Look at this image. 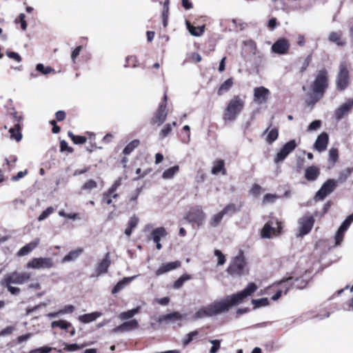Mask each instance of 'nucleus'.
Wrapping results in <instances>:
<instances>
[{
    "label": "nucleus",
    "mask_w": 353,
    "mask_h": 353,
    "mask_svg": "<svg viewBox=\"0 0 353 353\" xmlns=\"http://www.w3.org/2000/svg\"><path fill=\"white\" fill-rule=\"evenodd\" d=\"M138 65V60L134 56H129L126 58V63L124 65L125 68L132 67L135 68Z\"/></svg>",
    "instance_id": "obj_47"
},
{
    "label": "nucleus",
    "mask_w": 353,
    "mask_h": 353,
    "mask_svg": "<svg viewBox=\"0 0 353 353\" xmlns=\"http://www.w3.org/2000/svg\"><path fill=\"white\" fill-rule=\"evenodd\" d=\"M6 54L9 58L14 59L17 62H20L21 61L20 55L17 52L8 51Z\"/></svg>",
    "instance_id": "obj_64"
},
{
    "label": "nucleus",
    "mask_w": 353,
    "mask_h": 353,
    "mask_svg": "<svg viewBox=\"0 0 353 353\" xmlns=\"http://www.w3.org/2000/svg\"><path fill=\"white\" fill-rule=\"evenodd\" d=\"M329 141L328 134L326 132H321L317 137L314 147L319 152L326 150Z\"/></svg>",
    "instance_id": "obj_20"
},
{
    "label": "nucleus",
    "mask_w": 353,
    "mask_h": 353,
    "mask_svg": "<svg viewBox=\"0 0 353 353\" xmlns=\"http://www.w3.org/2000/svg\"><path fill=\"white\" fill-rule=\"evenodd\" d=\"M168 232L163 227H159L152 230L151 237L153 241H160L161 238L166 236Z\"/></svg>",
    "instance_id": "obj_30"
},
{
    "label": "nucleus",
    "mask_w": 353,
    "mask_h": 353,
    "mask_svg": "<svg viewBox=\"0 0 353 353\" xmlns=\"http://www.w3.org/2000/svg\"><path fill=\"white\" fill-rule=\"evenodd\" d=\"M83 252V248H77L74 250H72L63 258L61 262L64 263L70 261H74L79 257V256L82 254Z\"/></svg>",
    "instance_id": "obj_29"
},
{
    "label": "nucleus",
    "mask_w": 353,
    "mask_h": 353,
    "mask_svg": "<svg viewBox=\"0 0 353 353\" xmlns=\"http://www.w3.org/2000/svg\"><path fill=\"white\" fill-rule=\"evenodd\" d=\"M54 265V261L50 257H38L29 261L26 264L28 269H50Z\"/></svg>",
    "instance_id": "obj_10"
},
{
    "label": "nucleus",
    "mask_w": 353,
    "mask_h": 353,
    "mask_svg": "<svg viewBox=\"0 0 353 353\" xmlns=\"http://www.w3.org/2000/svg\"><path fill=\"white\" fill-rule=\"evenodd\" d=\"M320 175V170L315 165L307 168L305 170V178L309 181H316Z\"/></svg>",
    "instance_id": "obj_23"
},
{
    "label": "nucleus",
    "mask_w": 353,
    "mask_h": 353,
    "mask_svg": "<svg viewBox=\"0 0 353 353\" xmlns=\"http://www.w3.org/2000/svg\"><path fill=\"white\" fill-rule=\"evenodd\" d=\"M228 272L232 275H243L248 272L246 262L243 250H239L228 268Z\"/></svg>",
    "instance_id": "obj_6"
},
{
    "label": "nucleus",
    "mask_w": 353,
    "mask_h": 353,
    "mask_svg": "<svg viewBox=\"0 0 353 353\" xmlns=\"http://www.w3.org/2000/svg\"><path fill=\"white\" fill-rule=\"evenodd\" d=\"M183 319V315L179 312L163 315L159 318V322H176Z\"/></svg>",
    "instance_id": "obj_25"
},
{
    "label": "nucleus",
    "mask_w": 353,
    "mask_h": 353,
    "mask_svg": "<svg viewBox=\"0 0 353 353\" xmlns=\"http://www.w3.org/2000/svg\"><path fill=\"white\" fill-rule=\"evenodd\" d=\"M167 116L168 109H165L164 105H159V108L151 119L150 123L160 126L165 122Z\"/></svg>",
    "instance_id": "obj_17"
},
{
    "label": "nucleus",
    "mask_w": 353,
    "mask_h": 353,
    "mask_svg": "<svg viewBox=\"0 0 353 353\" xmlns=\"http://www.w3.org/2000/svg\"><path fill=\"white\" fill-rule=\"evenodd\" d=\"M172 131L171 124H165L159 132V138L161 139H165Z\"/></svg>",
    "instance_id": "obj_48"
},
{
    "label": "nucleus",
    "mask_w": 353,
    "mask_h": 353,
    "mask_svg": "<svg viewBox=\"0 0 353 353\" xmlns=\"http://www.w3.org/2000/svg\"><path fill=\"white\" fill-rule=\"evenodd\" d=\"M278 196L276 194H266L263 199V203H274Z\"/></svg>",
    "instance_id": "obj_56"
},
{
    "label": "nucleus",
    "mask_w": 353,
    "mask_h": 353,
    "mask_svg": "<svg viewBox=\"0 0 353 353\" xmlns=\"http://www.w3.org/2000/svg\"><path fill=\"white\" fill-rule=\"evenodd\" d=\"M233 85V80L232 78H229L225 80L219 88L217 94L219 96L223 95L224 93H226L229 91V90L232 88Z\"/></svg>",
    "instance_id": "obj_34"
},
{
    "label": "nucleus",
    "mask_w": 353,
    "mask_h": 353,
    "mask_svg": "<svg viewBox=\"0 0 353 353\" xmlns=\"http://www.w3.org/2000/svg\"><path fill=\"white\" fill-rule=\"evenodd\" d=\"M54 211V209L52 207H48L46 210L43 211L42 213L39 216L38 221H42L45 220Z\"/></svg>",
    "instance_id": "obj_51"
},
{
    "label": "nucleus",
    "mask_w": 353,
    "mask_h": 353,
    "mask_svg": "<svg viewBox=\"0 0 353 353\" xmlns=\"http://www.w3.org/2000/svg\"><path fill=\"white\" fill-rule=\"evenodd\" d=\"M198 334L197 331H193L186 334L183 340V345H188L190 342H192L193 338L198 335Z\"/></svg>",
    "instance_id": "obj_50"
},
{
    "label": "nucleus",
    "mask_w": 353,
    "mask_h": 353,
    "mask_svg": "<svg viewBox=\"0 0 353 353\" xmlns=\"http://www.w3.org/2000/svg\"><path fill=\"white\" fill-rule=\"evenodd\" d=\"M140 143L139 140L134 139L128 143L123 150V153L125 155L130 154L135 148H137Z\"/></svg>",
    "instance_id": "obj_38"
},
{
    "label": "nucleus",
    "mask_w": 353,
    "mask_h": 353,
    "mask_svg": "<svg viewBox=\"0 0 353 353\" xmlns=\"http://www.w3.org/2000/svg\"><path fill=\"white\" fill-rule=\"evenodd\" d=\"M292 281H294L293 283H292V284L294 285V287L299 290L304 289L307 285V279H305V278H303V276L300 277V278H296V279H294V277L290 276V277H288L285 281V282L289 283Z\"/></svg>",
    "instance_id": "obj_26"
},
{
    "label": "nucleus",
    "mask_w": 353,
    "mask_h": 353,
    "mask_svg": "<svg viewBox=\"0 0 353 353\" xmlns=\"http://www.w3.org/2000/svg\"><path fill=\"white\" fill-rule=\"evenodd\" d=\"M223 304H221L220 301H214L211 304L203 306L198 310V311L192 316V320L196 321L205 317H211L224 313Z\"/></svg>",
    "instance_id": "obj_5"
},
{
    "label": "nucleus",
    "mask_w": 353,
    "mask_h": 353,
    "mask_svg": "<svg viewBox=\"0 0 353 353\" xmlns=\"http://www.w3.org/2000/svg\"><path fill=\"white\" fill-rule=\"evenodd\" d=\"M349 83L350 75L347 64L343 61L339 65V71L336 80V88L339 90H344L349 85Z\"/></svg>",
    "instance_id": "obj_8"
},
{
    "label": "nucleus",
    "mask_w": 353,
    "mask_h": 353,
    "mask_svg": "<svg viewBox=\"0 0 353 353\" xmlns=\"http://www.w3.org/2000/svg\"><path fill=\"white\" fill-rule=\"evenodd\" d=\"M321 125V121L320 120H315L312 121L307 128V131H314L318 130Z\"/></svg>",
    "instance_id": "obj_58"
},
{
    "label": "nucleus",
    "mask_w": 353,
    "mask_h": 353,
    "mask_svg": "<svg viewBox=\"0 0 353 353\" xmlns=\"http://www.w3.org/2000/svg\"><path fill=\"white\" fill-rule=\"evenodd\" d=\"M85 346H86L85 344H82L81 345L76 344V343L69 344V345L65 344V346L63 350H66L68 352H74V351H77L81 348H83Z\"/></svg>",
    "instance_id": "obj_49"
},
{
    "label": "nucleus",
    "mask_w": 353,
    "mask_h": 353,
    "mask_svg": "<svg viewBox=\"0 0 353 353\" xmlns=\"http://www.w3.org/2000/svg\"><path fill=\"white\" fill-rule=\"evenodd\" d=\"M101 315H102V313L100 312H94L80 315L79 316V320L81 323H89L94 321L100 317Z\"/></svg>",
    "instance_id": "obj_28"
},
{
    "label": "nucleus",
    "mask_w": 353,
    "mask_h": 353,
    "mask_svg": "<svg viewBox=\"0 0 353 353\" xmlns=\"http://www.w3.org/2000/svg\"><path fill=\"white\" fill-rule=\"evenodd\" d=\"M139 327V323L136 319H132L128 321H125L119 326L114 327L112 332L114 333L129 332L137 329Z\"/></svg>",
    "instance_id": "obj_18"
},
{
    "label": "nucleus",
    "mask_w": 353,
    "mask_h": 353,
    "mask_svg": "<svg viewBox=\"0 0 353 353\" xmlns=\"http://www.w3.org/2000/svg\"><path fill=\"white\" fill-rule=\"evenodd\" d=\"M181 263L179 261L162 263L161 265L157 270L156 275L160 276L173 270L177 269L181 266Z\"/></svg>",
    "instance_id": "obj_22"
},
{
    "label": "nucleus",
    "mask_w": 353,
    "mask_h": 353,
    "mask_svg": "<svg viewBox=\"0 0 353 353\" xmlns=\"http://www.w3.org/2000/svg\"><path fill=\"white\" fill-rule=\"evenodd\" d=\"M353 107V99H348L345 103L342 104L334 112L335 119L340 121L347 114Z\"/></svg>",
    "instance_id": "obj_19"
},
{
    "label": "nucleus",
    "mask_w": 353,
    "mask_h": 353,
    "mask_svg": "<svg viewBox=\"0 0 353 353\" xmlns=\"http://www.w3.org/2000/svg\"><path fill=\"white\" fill-rule=\"evenodd\" d=\"M270 95V90L263 87L260 86L254 89V101L257 104H263L265 103Z\"/></svg>",
    "instance_id": "obj_15"
},
{
    "label": "nucleus",
    "mask_w": 353,
    "mask_h": 353,
    "mask_svg": "<svg viewBox=\"0 0 353 353\" xmlns=\"http://www.w3.org/2000/svg\"><path fill=\"white\" fill-rule=\"evenodd\" d=\"M296 147V143L294 140H291L287 142L281 150L277 153L274 162L276 163L282 162L288 157V155L292 152Z\"/></svg>",
    "instance_id": "obj_13"
},
{
    "label": "nucleus",
    "mask_w": 353,
    "mask_h": 353,
    "mask_svg": "<svg viewBox=\"0 0 353 353\" xmlns=\"http://www.w3.org/2000/svg\"><path fill=\"white\" fill-rule=\"evenodd\" d=\"M240 210L235 204L230 203L227 205L223 210H221L223 215H232Z\"/></svg>",
    "instance_id": "obj_39"
},
{
    "label": "nucleus",
    "mask_w": 353,
    "mask_h": 353,
    "mask_svg": "<svg viewBox=\"0 0 353 353\" xmlns=\"http://www.w3.org/2000/svg\"><path fill=\"white\" fill-rule=\"evenodd\" d=\"M139 275H135L130 277H125L122 280L119 281L112 290L113 294H117L122 290L125 286H127L132 281L138 277Z\"/></svg>",
    "instance_id": "obj_24"
},
{
    "label": "nucleus",
    "mask_w": 353,
    "mask_h": 353,
    "mask_svg": "<svg viewBox=\"0 0 353 353\" xmlns=\"http://www.w3.org/2000/svg\"><path fill=\"white\" fill-rule=\"evenodd\" d=\"M191 276L187 274H184L182 276H181L174 283L173 285V287L175 289H179L181 288L183 285V283L191 279Z\"/></svg>",
    "instance_id": "obj_41"
},
{
    "label": "nucleus",
    "mask_w": 353,
    "mask_h": 353,
    "mask_svg": "<svg viewBox=\"0 0 353 353\" xmlns=\"http://www.w3.org/2000/svg\"><path fill=\"white\" fill-rule=\"evenodd\" d=\"M223 214L222 213V212H219V213L213 215L210 220V225L211 227H213V228H216L217 227L219 223L221 222V220L223 217Z\"/></svg>",
    "instance_id": "obj_40"
},
{
    "label": "nucleus",
    "mask_w": 353,
    "mask_h": 353,
    "mask_svg": "<svg viewBox=\"0 0 353 353\" xmlns=\"http://www.w3.org/2000/svg\"><path fill=\"white\" fill-rule=\"evenodd\" d=\"M290 42L285 38L279 39L272 46V51L278 54H285L290 49Z\"/></svg>",
    "instance_id": "obj_16"
},
{
    "label": "nucleus",
    "mask_w": 353,
    "mask_h": 353,
    "mask_svg": "<svg viewBox=\"0 0 353 353\" xmlns=\"http://www.w3.org/2000/svg\"><path fill=\"white\" fill-rule=\"evenodd\" d=\"M252 303L254 305V308H259L262 306H267L269 305V300L267 298H262L259 299H252Z\"/></svg>",
    "instance_id": "obj_46"
},
{
    "label": "nucleus",
    "mask_w": 353,
    "mask_h": 353,
    "mask_svg": "<svg viewBox=\"0 0 353 353\" xmlns=\"http://www.w3.org/2000/svg\"><path fill=\"white\" fill-rule=\"evenodd\" d=\"M179 171V166L174 165L171 167L167 170H165L162 174V178L163 179H172L175 174L178 173Z\"/></svg>",
    "instance_id": "obj_35"
},
{
    "label": "nucleus",
    "mask_w": 353,
    "mask_h": 353,
    "mask_svg": "<svg viewBox=\"0 0 353 353\" xmlns=\"http://www.w3.org/2000/svg\"><path fill=\"white\" fill-rule=\"evenodd\" d=\"M214 255L218 258V265H222L225 263V257L219 250H214Z\"/></svg>",
    "instance_id": "obj_52"
},
{
    "label": "nucleus",
    "mask_w": 353,
    "mask_h": 353,
    "mask_svg": "<svg viewBox=\"0 0 353 353\" xmlns=\"http://www.w3.org/2000/svg\"><path fill=\"white\" fill-rule=\"evenodd\" d=\"M36 70L44 75L48 74L50 72H54V70L50 66H45L42 63H38L36 65Z\"/></svg>",
    "instance_id": "obj_43"
},
{
    "label": "nucleus",
    "mask_w": 353,
    "mask_h": 353,
    "mask_svg": "<svg viewBox=\"0 0 353 353\" xmlns=\"http://www.w3.org/2000/svg\"><path fill=\"white\" fill-rule=\"evenodd\" d=\"M341 32H331L329 34L328 39L330 41L335 43L339 46H343L345 42L341 39Z\"/></svg>",
    "instance_id": "obj_32"
},
{
    "label": "nucleus",
    "mask_w": 353,
    "mask_h": 353,
    "mask_svg": "<svg viewBox=\"0 0 353 353\" xmlns=\"http://www.w3.org/2000/svg\"><path fill=\"white\" fill-rule=\"evenodd\" d=\"M121 185V179L119 178L117 179L112 185L108 189L109 194H112L114 192L117 191L118 188Z\"/></svg>",
    "instance_id": "obj_57"
},
{
    "label": "nucleus",
    "mask_w": 353,
    "mask_h": 353,
    "mask_svg": "<svg viewBox=\"0 0 353 353\" xmlns=\"http://www.w3.org/2000/svg\"><path fill=\"white\" fill-rule=\"evenodd\" d=\"M110 252L106 253L104 259L99 261L95 267V274L90 275V278L95 276H99L101 274H104L108 272V268L110 265Z\"/></svg>",
    "instance_id": "obj_14"
},
{
    "label": "nucleus",
    "mask_w": 353,
    "mask_h": 353,
    "mask_svg": "<svg viewBox=\"0 0 353 353\" xmlns=\"http://www.w3.org/2000/svg\"><path fill=\"white\" fill-rule=\"evenodd\" d=\"M68 137L72 139V141L75 144H83L86 142V138L83 136H76L72 132H68Z\"/></svg>",
    "instance_id": "obj_45"
},
{
    "label": "nucleus",
    "mask_w": 353,
    "mask_h": 353,
    "mask_svg": "<svg viewBox=\"0 0 353 353\" xmlns=\"http://www.w3.org/2000/svg\"><path fill=\"white\" fill-rule=\"evenodd\" d=\"M352 172H353L352 168H347L345 170L340 172V173L339 174L338 181L341 183L345 181L349 178V176L351 175Z\"/></svg>",
    "instance_id": "obj_42"
},
{
    "label": "nucleus",
    "mask_w": 353,
    "mask_h": 353,
    "mask_svg": "<svg viewBox=\"0 0 353 353\" xmlns=\"http://www.w3.org/2000/svg\"><path fill=\"white\" fill-rule=\"evenodd\" d=\"M139 221V218L137 216H136L135 215H133L132 216L130 217L128 226L130 228L133 230L134 228H135L137 227Z\"/></svg>",
    "instance_id": "obj_61"
},
{
    "label": "nucleus",
    "mask_w": 353,
    "mask_h": 353,
    "mask_svg": "<svg viewBox=\"0 0 353 353\" xmlns=\"http://www.w3.org/2000/svg\"><path fill=\"white\" fill-rule=\"evenodd\" d=\"M336 187V181L334 179H328L316 193L314 199L322 201L328 194H331Z\"/></svg>",
    "instance_id": "obj_11"
},
{
    "label": "nucleus",
    "mask_w": 353,
    "mask_h": 353,
    "mask_svg": "<svg viewBox=\"0 0 353 353\" xmlns=\"http://www.w3.org/2000/svg\"><path fill=\"white\" fill-rule=\"evenodd\" d=\"M351 217H347L345 221L343 222L341 225L339 227V229L345 232L348 228L350 227V224L352 223L353 221L351 220Z\"/></svg>",
    "instance_id": "obj_60"
},
{
    "label": "nucleus",
    "mask_w": 353,
    "mask_h": 353,
    "mask_svg": "<svg viewBox=\"0 0 353 353\" xmlns=\"http://www.w3.org/2000/svg\"><path fill=\"white\" fill-rule=\"evenodd\" d=\"M245 101L239 96H234L228 103L224 114L223 119L225 121H233L241 113L244 108Z\"/></svg>",
    "instance_id": "obj_4"
},
{
    "label": "nucleus",
    "mask_w": 353,
    "mask_h": 353,
    "mask_svg": "<svg viewBox=\"0 0 353 353\" xmlns=\"http://www.w3.org/2000/svg\"><path fill=\"white\" fill-rule=\"evenodd\" d=\"M139 310H140V307H137L132 310L123 312L119 314V318L121 321L130 319L132 318L135 314H137L139 312Z\"/></svg>",
    "instance_id": "obj_37"
},
{
    "label": "nucleus",
    "mask_w": 353,
    "mask_h": 353,
    "mask_svg": "<svg viewBox=\"0 0 353 353\" xmlns=\"http://www.w3.org/2000/svg\"><path fill=\"white\" fill-rule=\"evenodd\" d=\"M210 342L212 344V346L210 350V353H216L220 348L221 341L216 339L210 340Z\"/></svg>",
    "instance_id": "obj_53"
},
{
    "label": "nucleus",
    "mask_w": 353,
    "mask_h": 353,
    "mask_svg": "<svg viewBox=\"0 0 353 353\" xmlns=\"http://www.w3.org/2000/svg\"><path fill=\"white\" fill-rule=\"evenodd\" d=\"M338 150L336 148H331L329 151V159L333 163H336L338 159Z\"/></svg>",
    "instance_id": "obj_54"
},
{
    "label": "nucleus",
    "mask_w": 353,
    "mask_h": 353,
    "mask_svg": "<svg viewBox=\"0 0 353 353\" xmlns=\"http://www.w3.org/2000/svg\"><path fill=\"white\" fill-rule=\"evenodd\" d=\"M281 223L278 220H272L267 222L261 230V237L270 239L281 233Z\"/></svg>",
    "instance_id": "obj_9"
},
{
    "label": "nucleus",
    "mask_w": 353,
    "mask_h": 353,
    "mask_svg": "<svg viewBox=\"0 0 353 353\" xmlns=\"http://www.w3.org/2000/svg\"><path fill=\"white\" fill-rule=\"evenodd\" d=\"M52 350L51 347H41L39 348H37L34 350H32L29 352V353H49Z\"/></svg>",
    "instance_id": "obj_62"
},
{
    "label": "nucleus",
    "mask_w": 353,
    "mask_h": 353,
    "mask_svg": "<svg viewBox=\"0 0 353 353\" xmlns=\"http://www.w3.org/2000/svg\"><path fill=\"white\" fill-rule=\"evenodd\" d=\"M26 15L23 13H21L19 16V19H16L15 22L21 23V27L23 30H26L27 28V23L25 20Z\"/></svg>",
    "instance_id": "obj_59"
},
{
    "label": "nucleus",
    "mask_w": 353,
    "mask_h": 353,
    "mask_svg": "<svg viewBox=\"0 0 353 353\" xmlns=\"http://www.w3.org/2000/svg\"><path fill=\"white\" fill-rule=\"evenodd\" d=\"M185 23H186L187 29L188 30L189 32L192 36L200 37L203 34L204 28H205L204 26L194 27L192 25H191V23L188 21H186Z\"/></svg>",
    "instance_id": "obj_31"
},
{
    "label": "nucleus",
    "mask_w": 353,
    "mask_h": 353,
    "mask_svg": "<svg viewBox=\"0 0 353 353\" xmlns=\"http://www.w3.org/2000/svg\"><path fill=\"white\" fill-rule=\"evenodd\" d=\"M345 232L338 229L335 235V245H339L343 240Z\"/></svg>",
    "instance_id": "obj_55"
},
{
    "label": "nucleus",
    "mask_w": 353,
    "mask_h": 353,
    "mask_svg": "<svg viewBox=\"0 0 353 353\" xmlns=\"http://www.w3.org/2000/svg\"><path fill=\"white\" fill-rule=\"evenodd\" d=\"M314 223V218L310 214H305L298 220L297 233L296 236L301 238L307 234Z\"/></svg>",
    "instance_id": "obj_7"
},
{
    "label": "nucleus",
    "mask_w": 353,
    "mask_h": 353,
    "mask_svg": "<svg viewBox=\"0 0 353 353\" xmlns=\"http://www.w3.org/2000/svg\"><path fill=\"white\" fill-rule=\"evenodd\" d=\"M225 162L223 160H218L214 162L213 167L212 168V174H217L219 172H222L223 174H226V170L224 168Z\"/></svg>",
    "instance_id": "obj_33"
},
{
    "label": "nucleus",
    "mask_w": 353,
    "mask_h": 353,
    "mask_svg": "<svg viewBox=\"0 0 353 353\" xmlns=\"http://www.w3.org/2000/svg\"><path fill=\"white\" fill-rule=\"evenodd\" d=\"M97 187V183L93 179H90L88 181H86L82 186H81V190L90 192L93 189L96 188Z\"/></svg>",
    "instance_id": "obj_44"
},
{
    "label": "nucleus",
    "mask_w": 353,
    "mask_h": 353,
    "mask_svg": "<svg viewBox=\"0 0 353 353\" xmlns=\"http://www.w3.org/2000/svg\"><path fill=\"white\" fill-rule=\"evenodd\" d=\"M266 133H268V135L265 140L269 144H272L274 141H275L279 136V132L276 128H273L270 131L269 128H267L264 132V134Z\"/></svg>",
    "instance_id": "obj_36"
},
{
    "label": "nucleus",
    "mask_w": 353,
    "mask_h": 353,
    "mask_svg": "<svg viewBox=\"0 0 353 353\" xmlns=\"http://www.w3.org/2000/svg\"><path fill=\"white\" fill-rule=\"evenodd\" d=\"M39 243V239H36L33 241L28 243L22 247L18 252V255L20 256H25L31 252Z\"/></svg>",
    "instance_id": "obj_27"
},
{
    "label": "nucleus",
    "mask_w": 353,
    "mask_h": 353,
    "mask_svg": "<svg viewBox=\"0 0 353 353\" xmlns=\"http://www.w3.org/2000/svg\"><path fill=\"white\" fill-rule=\"evenodd\" d=\"M14 117L17 122H19L21 119V117L17 116V112L14 114ZM10 134V138L14 139L17 141H19L22 139V134L21 133V127L19 123L14 124V127L9 130Z\"/></svg>",
    "instance_id": "obj_21"
},
{
    "label": "nucleus",
    "mask_w": 353,
    "mask_h": 353,
    "mask_svg": "<svg viewBox=\"0 0 353 353\" xmlns=\"http://www.w3.org/2000/svg\"><path fill=\"white\" fill-rule=\"evenodd\" d=\"M327 87V72L325 68H323L318 72L313 83L311 85L312 93L310 94L308 104H314L319 101L323 97Z\"/></svg>",
    "instance_id": "obj_1"
},
{
    "label": "nucleus",
    "mask_w": 353,
    "mask_h": 353,
    "mask_svg": "<svg viewBox=\"0 0 353 353\" xmlns=\"http://www.w3.org/2000/svg\"><path fill=\"white\" fill-rule=\"evenodd\" d=\"M185 218L189 222L194 223L198 226H201L205 220V214L201 208L197 206L191 208Z\"/></svg>",
    "instance_id": "obj_12"
},
{
    "label": "nucleus",
    "mask_w": 353,
    "mask_h": 353,
    "mask_svg": "<svg viewBox=\"0 0 353 353\" xmlns=\"http://www.w3.org/2000/svg\"><path fill=\"white\" fill-rule=\"evenodd\" d=\"M257 289L258 287L254 283H249L244 290L220 300L221 304L223 305V312H227L231 307L243 303L245 299L254 294Z\"/></svg>",
    "instance_id": "obj_2"
},
{
    "label": "nucleus",
    "mask_w": 353,
    "mask_h": 353,
    "mask_svg": "<svg viewBox=\"0 0 353 353\" xmlns=\"http://www.w3.org/2000/svg\"><path fill=\"white\" fill-rule=\"evenodd\" d=\"M74 310V307L72 305H65L63 309L59 310L61 314H70Z\"/></svg>",
    "instance_id": "obj_63"
},
{
    "label": "nucleus",
    "mask_w": 353,
    "mask_h": 353,
    "mask_svg": "<svg viewBox=\"0 0 353 353\" xmlns=\"http://www.w3.org/2000/svg\"><path fill=\"white\" fill-rule=\"evenodd\" d=\"M30 272L14 271L4 276L1 281V285L6 286L11 294L17 295L20 293L21 290L12 285H23L30 279Z\"/></svg>",
    "instance_id": "obj_3"
}]
</instances>
